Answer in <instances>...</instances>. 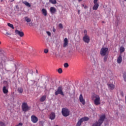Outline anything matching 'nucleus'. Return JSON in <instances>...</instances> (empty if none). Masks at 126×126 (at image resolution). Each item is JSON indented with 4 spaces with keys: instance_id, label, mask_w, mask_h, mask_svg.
Returning <instances> with one entry per match:
<instances>
[{
    "instance_id": "f257e3e1",
    "label": "nucleus",
    "mask_w": 126,
    "mask_h": 126,
    "mask_svg": "<svg viewBox=\"0 0 126 126\" xmlns=\"http://www.w3.org/2000/svg\"><path fill=\"white\" fill-rule=\"evenodd\" d=\"M106 118V116L105 115L103 114L101 116L100 119L98 120V122H95L94 124L93 125V126H100L102 124H103V122H104V120H105Z\"/></svg>"
},
{
    "instance_id": "f03ea898",
    "label": "nucleus",
    "mask_w": 126,
    "mask_h": 126,
    "mask_svg": "<svg viewBox=\"0 0 126 126\" xmlns=\"http://www.w3.org/2000/svg\"><path fill=\"white\" fill-rule=\"evenodd\" d=\"M62 113L63 117H68L70 114V111L66 108H63L62 110Z\"/></svg>"
},
{
    "instance_id": "7ed1b4c3",
    "label": "nucleus",
    "mask_w": 126,
    "mask_h": 126,
    "mask_svg": "<svg viewBox=\"0 0 126 126\" xmlns=\"http://www.w3.org/2000/svg\"><path fill=\"white\" fill-rule=\"evenodd\" d=\"M94 99V104L96 106L100 105L101 102L100 101V96L97 94H94L93 95Z\"/></svg>"
},
{
    "instance_id": "20e7f679",
    "label": "nucleus",
    "mask_w": 126,
    "mask_h": 126,
    "mask_svg": "<svg viewBox=\"0 0 126 126\" xmlns=\"http://www.w3.org/2000/svg\"><path fill=\"white\" fill-rule=\"evenodd\" d=\"M108 49L106 47H102L100 50V55L102 57H105V56H107L108 54Z\"/></svg>"
},
{
    "instance_id": "39448f33",
    "label": "nucleus",
    "mask_w": 126,
    "mask_h": 126,
    "mask_svg": "<svg viewBox=\"0 0 126 126\" xmlns=\"http://www.w3.org/2000/svg\"><path fill=\"white\" fill-rule=\"evenodd\" d=\"M59 94L62 95V96H64V94H63V87L62 86H60L57 91L55 92V95L56 96L59 95Z\"/></svg>"
},
{
    "instance_id": "423d86ee",
    "label": "nucleus",
    "mask_w": 126,
    "mask_h": 126,
    "mask_svg": "<svg viewBox=\"0 0 126 126\" xmlns=\"http://www.w3.org/2000/svg\"><path fill=\"white\" fill-rule=\"evenodd\" d=\"M22 108L24 112H27V111H29L31 109L30 107L28 106V105L26 103H23Z\"/></svg>"
},
{
    "instance_id": "0eeeda50",
    "label": "nucleus",
    "mask_w": 126,
    "mask_h": 126,
    "mask_svg": "<svg viewBox=\"0 0 126 126\" xmlns=\"http://www.w3.org/2000/svg\"><path fill=\"white\" fill-rule=\"evenodd\" d=\"M83 40L86 44L90 43V37H89V35H84L83 37Z\"/></svg>"
},
{
    "instance_id": "6e6552de",
    "label": "nucleus",
    "mask_w": 126,
    "mask_h": 126,
    "mask_svg": "<svg viewBox=\"0 0 126 126\" xmlns=\"http://www.w3.org/2000/svg\"><path fill=\"white\" fill-rule=\"evenodd\" d=\"M31 121L33 124H36L38 123V117H36L35 115H32L31 117Z\"/></svg>"
},
{
    "instance_id": "1a4fd4ad",
    "label": "nucleus",
    "mask_w": 126,
    "mask_h": 126,
    "mask_svg": "<svg viewBox=\"0 0 126 126\" xmlns=\"http://www.w3.org/2000/svg\"><path fill=\"white\" fill-rule=\"evenodd\" d=\"M15 32L16 35H18V36H20V37H23V36H24V33L23 32H21L20 31L16 30Z\"/></svg>"
},
{
    "instance_id": "9d476101",
    "label": "nucleus",
    "mask_w": 126,
    "mask_h": 126,
    "mask_svg": "<svg viewBox=\"0 0 126 126\" xmlns=\"http://www.w3.org/2000/svg\"><path fill=\"white\" fill-rule=\"evenodd\" d=\"M79 99L80 102H81V103H82L83 105H84L85 104H86V102L85 101V99L83 98V96L82 95V94H81L80 95Z\"/></svg>"
},
{
    "instance_id": "9b49d317",
    "label": "nucleus",
    "mask_w": 126,
    "mask_h": 126,
    "mask_svg": "<svg viewBox=\"0 0 126 126\" xmlns=\"http://www.w3.org/2000/svg\"><path fill=\"white\" fill-rule=\"evenodd\" d=\"M117 63H122V62H123V57H122V54H120L118 58H117Z\"/></svg>"
},
{
    "instance_id": "f8f14e48",
    "label": "nucleus",
    "mask_w": 126,
    "mask_h": 126,
    "mask_svg": "<svg viewBox=\"0 0 126 126\" xmlns=\"http://www.w3.org/2000/svg\"><path fill=\"white\" fill-rule=\"evenodd\" d=\"M3 34H4V35H5V36H7L8 37H9V36H11V32L6 30H4L3 31Z\"/></svg>"
},
{
    "instance_id": "ddd939ff",
    "label": "nucleus",
    "mask_w": 126,
    "mask_h": 126,
    "mask_svg": "<svg viewBox=\"0 0 126 126\" xmlns=\"http://www.w3.org/2000/svg\"><path fill=\"white\" fill-rule=\"evenodd\" d=\"M67 45H68V40L67 39V38H65L64 39L63 47L65 48V47H67Z\"/></svg>"
},
{
    "instance_id": "4468645a",
    "label": "nucleus",
    "mask_w": 126,
    "mask_h": 126,
    "mask_svg": "<svg viewBox=\"0 0 126 126\" xmlns=\"http://www.w3.org/2000/svg\"><path fill=\"white\" fill-rule=\"evenodd\" d=\"M100 86H101V84H100V80H96L95 81V87L97 88H99Z\"/></svg>"
},
{
    "instance_id": "2eb2a0df",
    "label": "nucleus",
    "mask_w": 126,
    "mask_h": 126,
    "mask_svg": "<svg viewBox=\"0 0 126 126\" xmlns=\"http://www.w3.org/2000/svg\"><path fill=\"white\" fill-rule=\"evenodd\" d=\"M50 11L52 14H54L56 11H57V10L56 9V8L55 7H51Z\"/></svg>"
},
{
    "instance_id": "dca6fc26",
    "label": "nucleus",
    "mask_w": 126,
    "mask_h": 126,
    "mask_svg": "<svg viewBox=\"0 0 126 126\" xmlns=\"http://www.w3.org/2000/svg\"><path fill=\"white\" fill-rule=\"evenodd\" d=\"M108 88L111 90H113L115 88V85L113 84H107Z\"/></svg>"
},
{
    "instance_id": "f3484780",
    "label": "nucleus",
    "mask_w": 126,
    "mask_h": 126,
    "mask_svg": "<svg viewBox=\"0 0 126 126\" xmlns=\"http://www.w3.org/2000/svg\"><path fill=\"white\" fill-rule=\"evenodd\" d=\"M41 11L44 16H47V15H48V12H47V10L46 9L42 8Z\"/></svg>"
},
{
    "instance_id": "a211bd4d",
    "label": "nucleus",
    "mask_w": 126,
    "mask_h": 126,
    "mask_svg": "<svg viewBox=\"0 0 126 126\" xmlns=\"http://www.w3.org/2000/svg\"><path fill=\"white\" fill-rule=\"evenodd\" d=\"M56 118V114L54 113H51L50 115V120H52Z\"/></svg>"
},
{
    "instance_id": "6ab92c4d",
    "label": "nucleus",
    "mask_w": 126,
    "mask_h": 126,
    "mask_svg": "<svg viewBox=\"0 0 126 126\" xmlns=\"http://www.w3.org/2000/svg\"><path fill=\"white\" fill-rule=\"evenodd\" d=\"M94 5L93 7V9L94 10H97L98 9V7H99V4L98 3H94Z\"/></svg>"
},
{
    "instance_id": "aec40b11",
    "label": "nucleus",
    "mask_w": 126,
    "mask_h": 126,
    "mask_svg": "<svg viewBox=\"0 0 126 126\" xmlns=\"http://www.w3.org/2000/svg\"><path fill=\"white\" fill-rule=\"evenodd\" d=\"M23 3L26 5V6H28V7H31V4H30V3L27 1H23Z\"/></svg>"
},
{
    "instance_id": "412c9836",
    "label": "nucleus",
    "mask_w": 126,
    "mask_h": 126,
    "mask_svg": "<svg viewBox=\"0 0 126 126\" xmlns=\"http://www.w3.org/2000/svg\"><path fill=\"white\" fill-rule=\"evenodd\" d=\"M46 98L47 96L46 95H43L40 97L39 100L40 102H44L46 100Z\"/></svg>"
},
{
    "instance_id": "4be33fe9",
    "label": "nucleus",
    "mask_w": 126,
    "mask_h": 126,
    "mask_svg": "<svg viewBox=\"0 0 126 126\" xmlns=\"http://www.w3.org/2000/svg\"><path fill=\"white\" fill-rule=\"evenodd\" d=\"M82 122L83 123V122H86V121H88V120H89V118H88V117H84L81 118V119H80Z\"/></svg>"
},
{
    "instance_id": "5701e85b",
    "label": "nucleus",
    "mask_w": 126,
    "mask_h": 126,
    "mask_svg": "<svg viewBox=\"0 0 126 126\" xmlns=\"http://www.w3.org/2000/svg\"><path fill=\"white\" fill-rule=\"evenodd\" d=\"M3 92L4 93V94H6V93L8 92V90L6 89V87H3Z\"/></svg>"
},
{
    "instance_id": "b1692460",
    "label": "nucleus",
    "mask_w": 126,
    "mask_h": 126,
    "mask_svg": "<svg viewBox=\"0 0 126 126\" xmlns=\"http://www.w3.org/2000/svg\"><path fill=\"white\" fill-rule=\"evenodd\" d=\"M25 20L28 23L31 22V19H30V18H28V17H25Z\"/></svg>"
},
{
    "instance_id": "393cba45",
    "label": "nucleus",
    "mask_w": 126,
    "mask_h": 126,
    "mask_svg": "<svg viewBox=\"0 0 126 126\" xmlns=\"http://www.w3.org/2000/svg\"><path fill=\"white\" fill-rule=\"evenodd\" d=\"M49 1L51 2V3H52V4H56V3H57L56 0H49Z\"/></svg>"
},
{
    "instance_id": "a878e982",
    "label": "nucleus",
    "mask_w": 126,
    "mask_h": 126,
    "mask_svg": "<svg viewBox=\"0 0 126 126\" xmlns=\"http://www.w3.org/2000/svg\"><path fill=\"white\" fill-rule=\"evenodd\" d=\"M81 124H82V121L80 120V119L78 121V123H77L76 126H81Z\"/></svg>"
},
{
    "instance_id": "bb28decb",
    "label": "nucleus",
    "mask_w": 126,
    "mask_h": 126,
    "mask_svg": "<svg viewBox=\"0 0 126 126\" xmlns=\"http://www.w3.org/2000/svg\"><path fill=\"white\" fill-rule=\"evenodd\" d=\"M125 47H120V53H124V52H125Z\"/></svg>"
},
{
    "instance_id": "cd10ccee",
    "label": "nucleus",
    "mask_w": 126,
    "mask_h": 126,
    "mask_svg": "<svg viewBox=\"0 0 126 126\" xmlns=\"http://www.w3.org/2000/svg\"><path fill=\"white\" fill-rule=\"evenodd\" d=\"M18 92H19V93H22L23 92V89H22V88H19L18 89Z\"/></svg>"
},
{
    "instance_id": "c85d7f7f",
    "label": "nucleus",
    "mask_w": 126,
    "mask_h": 126,
    "mask_svg": "<svg viewBox=\"0 0 126 126\" xmlns=\"http://www.w3.org/2000/svg\"><path fill=\"white\" fill-rule=\"evenodd\" d=\"M8 26H9V27H10V28H12V29H14V27H13V25L8 23L7 24Z\"/></svg>"
},
{
    "instance_id": "c756f323",
    "label": "nucleus",
    "mask_w": 126,
    "mask_h": 126,
    "mask_svg": "<svg viewBox=\"0 0 126 126\" xmlns=\"http://www.w3.org/2000/svg\"><path fill=\"white\" fill-rule=\"evenodd\" d=\"M104 57L103 61L104 62H107V59H108V56L107 55H105Z\"/></svg>"
},
{
    "instance_id": "7c9ffc66",
    "label": "nucleus",
    "mask_w": 126,
    "mask_h": 126,
    "mask_svg": "<svg viewBox=\"0 0 126 126\" xmlns=\"http://www.w3.org/2000/svg\"><path fill=\"white\" fill-rule=\"evenodd\" d=\"M58 71L59 72V73H63V69L61 68H60L59 69H58Z\"/></svg>"
},
{
    "instance_id": "2f4dec72",
    "label": "nucleus",
    "mask_w": 126,
    "mask_h": 126,
    "mask_svg": "<svg viewBox=\"0 0 126 126\" xmlns=\"http://www.w3.org/2000/svg\"><path fill=\"white\" fill-rule=\"evenodd\" d=\"M84 36H88L87 34V31L86 30H85L84 31Z\"/></svg>"
},
{
    "instance_id": "473e14b6",
    "label": "nucleus",
    "mask_w": 126,
    "mask_h": 126,
    "mask_svg": "<svg viewBox=\"0 0 126 126\" xmlns=\"http://www.w3.org/2000/svg\"><path fill=\"white\" fill-rule=\"evenodd\" d=\"M39 125L41 126H44V121H40Z\"/></svg>"
},
{
    "instance_id": "72a5a7b5",
    "label": "nucleus",
    "mask_w": 126,
    "mask_h": 126,
    "mask_svg": "<svg viewBox=\"0 0 126 126\" xmlns=\"http://www.w3.org/2000/svg\"><path fill=\"white\" fill-rule=\"evenodd\" d=\"M59 27L61 29H63V26L62 24H59Z\"/></svg>"
},
{
    "instance_id": "f704fd0d",
    "label": "nucleus",
    "mask_w": 126,
    "mask_h": 126,
    "mask_svg": "<svg viewBox=\"0 0 126 126\" xmlns=\"http://www.w3.org/2000/svg\"><path fill=\"white\" fill-rule=\"evenodd\" d=\"M63 65L65 67H68V63H64Z\"/></svg>"
},
{
    "instance_id": "c9c22d12",
    "label": "nucleus",
    "mask_w": 126,
    "mask_h": 126,
    "mask_svg": "<svg viewBox=\"0 0 126 126\" xmlns=\"http://www.w3.org/2000/svg\"><path fill=\"white\" fill-rule=\"evenodd\" d=\"M48 52H49V50H48L47 49H44L45 54H48Z\"/></svg>"
},
{
    "instance_id": "e433bc0d",
    "label": "nucleus",
    "mask_w": 126,
    "mask_h": 126,
    "mask_svg": "<svg viewBox=\"0 0 126 126\" xmlns=\"http://www.w3.org/2000/svg\"><path fill=\"white\" fill-rule=\"evenodd\" d=\"M0 126H4V123L2 122H0Z\"/></svg>"
},
{
    "instance_id": "4c0bfd02",
    "label": "nucleus",
    "mask_w": 126,
    "mask_h": 126,
    "mask_svg": "<svg viewBox=\"0 0 126 126\" xmlns=\"http://www.w3.org/2000/svg\"><path fill=\"white\" fill-rule=\"evenodd\" d=\"M30 26H34V24L32 22L29 23Z\"/></svg>"
},
{
    "instance_id": "58836bf2",
    "label": "nucleus",
    "mask_w": 126,
    "mask_h": 126,
    "mask_svg": "<svg viewBox=\"0 0 126 126\" xmlns=\"http://www.w3.org/2000/svg\"><path fill=\"white\" fill-rule=\"evenodd\" d=\"M46 33H47L48 36H51V33H50V32H46Z\"/></svg>"
},
{
    "instance_id": "ea45409f",
    "label": "nucleus",
    "mask_w": 126,
    "mask_h": 126,
    "mask_svg": "<svg viewBox=\"0 0 126 126\" xmlns=\"http://www.w3.org/2000/svg\"><path fill=\"white\" fill-rule=\"evenodd\" d=\"M97 1H98V0H94V3H97Z\"/></svg>"
},
{
    "instance_id": "a19ab883",
    "label": "nucleus",
    "mask_w": 126,
    "mask_h": 126,
    "mask_svg": "<svg viewBox=\"0 0 126 126\" xmlns=\"http://www.w3.org/2000/svg\"><path fill=\"white\" fill-rule=\"evenodd\" d=\"M78 13L79 14H80V10H78Z\"/></svg>"
},
{
    "instance_id": "79ce46f5",
    "label": "nucleus",
    "mask_w": 126,
    "mask_h": 126,
    "mask_svg": "<svg viewBox=\"0 0 126 126\" xmlns=\"http://www.w3.org/2000/svg\"><path fill=\"white\" fill-rule=\"evenodd\" d=\"M36 72L37 73H38V70H36Z\"/></svg>"
},
{
    "instance_id": "37998d69",
    "label": "nucleus",
    "mask_w": 126,
    "mask_h": 126,
    "mask_svg": "<svg viewBox=\"0 0 126 126\" xmlns=\"http://www.w3.org/2000/svg\"><path fill=\"white\" fill-rule=\"evenodd\" d=\"M79 1H82V0H78Z\"/></svg>"
},
{
    "instance_id": "c03bdc74",
    "label": "nucleus",
    "mask_w": 126,
    "mask_h": 126,
    "mask_svg": "<svg viewBox=\"0 0 126 126\" xmlns=\"http://www.w3.org/2000/svg\"><path fill=\"white\" fill-rule=\"evenodd\" d=\"M82 6H84V5H83V4H82Z\"/></svg>"
},
{
    "instance_id": "a18cd8bd",
    "label": "nucleus",
    "mask_w": 126,
    "mask_h": 126,
    "mask_svg": "<svg viewBox=\"0 0 126 126\" xmlns=\"http://www.w3.org/2000/svg\"><path fill=\"white\" fill-rule=\"evenodd\" d=\"M0 1H1V2L3 1V0H0Z\"/></svg>"
},
{
    "instance_id": "49530a36",
    "label": "nucleus",
    "mask_w": 126,
    "mask_h": 126,
    "mask_svg": "<svg viewBox=\"0 0 126 126\" xmlns=\"http://www.w3.org/2000/svg\"><path fill=\"white\" fill-rule=\"evenodd\" d=\"M94 62H95V59H94Z\"/></svg>"
},
{
    "instance_id": "de8ad7c7",
    "label": "nucleus",
    "mask_w": 126,
    "mask_h": 126,
    "mask_svg": "<svg viewBox=\"0 0 126 126\" xmlns=\"http://www.w3.org/2000/svg\"><path fill=\"white\" fill-rule=\"evenodd\" d=\"M0 44H1V42H0Z\"/></svg>"
},
{
    "instance_id": "09e8293b",
    "label": "nucleus",
    "mask_w": 126,
    "mask_h": 126,
    "mask_svg": "<svg viewBox=\"0 0 126 126\" xmlns=\"http://www.w3.org/2000/svg\"><path fill=\"white\" fill-rule=\"evenodd\" d=\"M126 1V0H125Z\"/></svg>"
}]
</instances>
